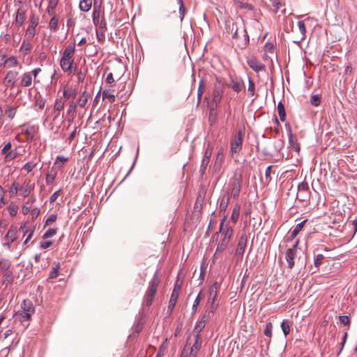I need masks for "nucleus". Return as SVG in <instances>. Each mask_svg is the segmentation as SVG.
Listing matches in <instances>:
<instances>
[{"label":"nucleus","instance_id":"obj_1","mask_svg":"<svg viewBox=\"0 0 357 357\" xmlns=\"http://www.w3.org/2000/svg\"><path fill=\"white\" fill-rule=\"evenodd\" d=\"M216 234L218 238L220 237L218 245H227L229 243L233 235V229L227 222V217L225 216L221 220L219 232Z\"/></svg>","mask_w":357,"mask_h":357},{"label":"nucleus","instance_id":"obj_2","mask_svg":"<svg viewBox=\"0 0 357 357\" xmlns=\"http://www.w3.org/2000/svg\"><path fill=\"white\" fill-rule=\"evenodd\" d=\"M160 282V278L155 274L149 282V287L144 296V304L146 306L149 307L152 305Z\"/></svg>","mask_w":357,"mask_h":357},{"label":"nucleus","instance_id":"obj_3","mask_svg":"<svg viewBox=\"0 0 357 357\" xmlns=\"http://www.w3.org/2000/svg\"><path fill=\"white\" fill-rule=\"evenodd\" d=\"M229 185L231 188V197L234 199L238 198L242 186V174L240 170L237 169L234 172Z\"/></svg>","mask_w":357,"mask_h":357},{"label":"nucleus","instance_id":"obj_4","mask_svg":"<svg viewBox=\"0 0 357 357\" xmlns=\"http://www.w3.org/2000/svg\"><path fill=\"white\" fill-rule=\"evenodd\" d=\"M231 30H235L234 33L232 34V38L234 40L233 43L236 44L241 49H245L249 43V36L246 33L245 30H243L244 38L241 41L238 40V29L236 24H232Z\"/></svg>","mask_w":357,"mask_h":357},{"label":"nucleus","instance_id":"obj_5","mask_svg":"<svg viewBox=\"0 0 357 357\" xmlns=\"http://www.w3.org/2000/svg\"><path fill=\"white\" fill-rule=\"evenodd\" d=\"M243 139V133L241 130H239L238 134L231 139L230 142V151L232 155L240 152L242 149Z\"/></svg>","mask_w":357,"mask_h":357},{"label":"nucleus","instance_id":"obj_6","mask_svg":"<svg viewBox=\"0 0 357 357\" xmlns=\"http://www.w3.org/2000/svg\"><path fill=\"white\" fill-rule=\"evenodd\" d=\"M35 184L30 179L24 181L21 185H19V195L26 198L31 196L34 190Z\"/></svg>","mask_w":357,"mask_h":357},{"label":"nucleus","instance_id":"obj_7","mask_svg":"<svg viewBox=\"0 0 357 357\" xmlns=\"http://www.w3.org/2000/svg\"><path fill=\"white\" fill-rule=\"evenodd\" d=\"M1 153L4 155L3 162L5 163L11 162L18 155L16 149H12V144L10 142H8L5 144V146L1 149Z\"/></svg>","mask_w":357,"mask_h":357},{"label":"nucleus","instance_id":"obj_8","mask_svg":"<svg viewBox=\"0 0 357 357\" xmlns=\"http://www.w3.org/2000/svg\"><path fill=\"white\" fill-rule=\"evenodd\" d=\"M310 197L309 185L307 182H302L298 186L296 198L303 202H308Z\"/></svg>","mask_w":357,"mask_h":357},{"label":"nucleus","instance_id":"obj_9","mask_svg":"<svg viewBox=\"0 0 357 357\" xmlns=\"http://www.w3.org/2000/svg\"><path fill=\"white\" fill-rule=\"evenodd\" d=\"M74 59H68L61 58L59 64L61 68L64 73L73 74L75 72L76 67H73Z\"/></svg>","mask_w":357,"mask_h":357},{"label":"nucleus","instance_id":"obj_10","mask_svg":"<svg viewBox=\"0 0 357 357\" xmlns=\"http://www.w3.org/2000/svg\"><path fill=\"white\" fill-rule=\"evenodd\" d=\"M298 247H292L291 248L287 249L285 255V259L288 263V267L291 269L294 266V259L297 257L298 254Z\"/></svg>","mask_w":357,"mask_h":357},{"label":"nucleus","instance_id":"obj_11","mask_svg":"<svg viewBox=\"0 0 357 357\" xmlns=\"http://www.w3.org/2000/svg\"><path fill=\"white\" fill-rule=\"evenodd\" d=\"M36 201V197L35 195L32 194L30 197L24 202L22 206L21 211L24 215H26L29 213L30 211L34 208L33 204Z\"/></svg>","mask_w":357,"mask_h":357},{"label":"nucleus","instance_id":"obj_12","mask_svg":"<svg viewBox=\"0 0 357 357\" xmlns=\"http://www.w3.org/2000/svg\"><path fill=\"white\" fill-rule=\"evenodd\" d=\"M202 343V337L200 335H195V340L193 345L190 348V357H197L199 351L201 349Z\"/></svg>","mask_w":357,"mask_h":357},{"label":"nucleus","instance_id":"obj_13","mask_svg":"<svg viewBox=\"0 0 357 357\" xmlns=\"http://www.w3.org/2000/svg\"><path fill=\"white\" fill-rule=\"evenodd\" d=\"M229 86L236 93H239L245 88V84L243 79L238 78H231Z\"/></svg>","mask_w":357,"mask_h":357},{"label":"nucleus","instance_id":"obj_14","mask_svg":"<svg viewBox=\"0 0 357 357\" xmlns=\"http://www.w3.org/2000/svg\"><path fill=\"white\" fill-rule=\"evenodd\" d=\"M18 76V72L15 70H10L7 73L4 81L7 86L13 87L15 86L17 77Z\"/></svg>","mask_w":357,"mask_h":357},{"label":"nucleus","instance_id":"obj_15","mask_svg":"<svg viewBox=\"0 0 357 357\" xmlns=\"http://www.w3.org/2000/svg\"><path fill=\"white\" fill-rule=\"evenodd\" d=\"M26 20V10L22 8H19L16 11L15 24L17 27L21 26Z\"/></svg>","mask_w":357,"mask_h":357},{"label":"nucleus","instance_id":"obj_16","mask_svg":"<svg viewBox=\"0 0 357 357\" xmlns=\"http://www.w3.org/2000/svg\"><path fill=\"white\" fill-rule=\"evenodd\" d=\"M307 222V220H304L301 222L297 224L295 228L289 232L287 236V240H293L303 229L305 224Z\"/></svg>","mask_w":357,"mask_h":357},{"label":"nucleus","instance_id":"obj_17","mask_svg":"<svg viewBox=\"0 0 357 357\" xmlns=\"http://www.w3.org/2000/svg\"><path fill=\"white\" fill-rule=\"evenodd\" d=\"M223 94V90L215 87L213 89L212 94V105H214L215 107L220 103Z\"/></svg>","mask_w":357,"mask_h":357},{"label":"nucleus","instance_id":"obj_18","mask_svg":"<svg viewBox=\"0 0 357 357\" xmlns=\"http://www.w3.org/2000/svg\"><path fill=\"white\" fill-rule=\"evenodd\" d=\"M20 308L23 312H28L32 315L35 313V307L32 301L29 299H24L21 303Z\"/></svg>","mask_w":357,"mask_h":357},{"label":"nucleus","instance_id":"obj_19","mask_svg":"<svg viewBox=\"0 0 357 357\" xmlns=\"http://www.w3.org/2000/svg\"><path fill=\"white\" fill-rule=\"evenodd\" d=\"M36 132V128L34 126H24L22 129V134L26 135L27 139L32 140Z\"/></svg>","mask_w":357,"mask_h":357},{"label":"nucleus","instance_id":"obj_20","mask_svg":"<svg viewBox=\"0 0 357 357\" xmlns=\"http://www.w3.org/2000/svg\"><path fill=\"white\" fill-rule=\"evenodd\" d=\"M1 284L7 287L8 285L11 284L14 280V275L13 271H6L1 273Z\"/></svg>","mask_w":357,"mask_h":357},{"label":"nucleus","instance_id":"obj_21","mask_svg":"<svg viewBox=\"0 0 357 357\" xmlns=\"http://www.w3.org/2000/svg\"><path fill=\"white\" fill-rule=\"evenodd\" d=\"M248 65L255 72H259L264 70V66L258 61L255 58H250L248 59Z\"/></svg>","mask_w":357,"mask_h":357},{"label":"nucleus","instance_id":"obj_22","mask_svg":"<svg viewBox=\"0 0 357 357\" xmlns=\"http://www.w3.org/2000/svg\"><path fill=\"white\" fill-rule=\"evenodd\" d=\"M33 77L29 72L24 73L21 77L20 86L22 87H29L33 82Z\"/></svg>","mask_w":357,"mask_h":357},{"label":"nucleus","instance_id":"obj_23","mask_svg":"<svg viewBox=\"0 0 357 357\" xmlns=\"http://www.w3.org/2000/svg\"><path fill=\"white\" fill-rule=\"evenodd\" d=\"M15 316L24 325V323L29 322L31 320L32 314L20 310L16 312Z\"/></svg>","mask_w":357,"mask_h":357},{"label":"nucleus","instance_id":"obj_24","mask_svg":"<svg viewBox=\"0 0 357 357\" xmlns=\"http://www.w3.org/2000/svg\"><path fill=\"white\" fill-rule=\"evenodd\" d=\"M93 22L98 23V21L102 20V11L100 9V6L96 4V2L94 3L93 13H92Z\"/></svg>","mask_w":357,"mask_h":357},{"label":"nucleus","instance_id":"obj_25","mask_svg":"<svg viewBox=\"0 0 357 357\" xmlns=\"http://www.w3.org/2000/svg\"><path fill=\"white\" fill-rule=\"evenodd\" d=\"M75 51V47L74 45H68L63 52V55L61 56L62 59H74V54Z\"/></svg>","mask_w":357,"mask_h":357},{"label":"nucleus","instance_id":"obj_26","mask_svg":"<svg viewBox=\"0 0 357 357\" xmlns=\"http://www.w3.org/2000/svg\"><path fill=\"white\" fill-rule=\"evenodd\" d=\"M218 307V305H215L214 303H211V307L209 310H206L202 317V319L206 320V321H208L209 319H211L214 313Z\"/></svg>","mask_w":357,"mask_h":357},{"label":"nucleus","instance_id":"obj_27","mask_svg":"<svg viewBox=\"0 0 357 357\" xmlns=\"http://www.w3.org/2000/svg\"><path fill=\"white\" fill-rule=\"evenodd\" d=\"M59 0H48V6L47 13L50 16L56 15V8L58 4Z\"/></svg>","mask_w":357,"mask_h":357},{"label":"nucleus","instance_id":"obj_28","mask_svg":"<svg viewBox=\"0 0 357 357\" xmlns=\"http://www.w3.org/2000/svg\"><path fill=\"white\" fill-rule=\"evenodd\" d=\"M17 238V231L15 229H9L6 236V243L4 245H9Z\"/></svg>","mask_w":357,"mask_h":357},{"label":"nucleus","instance_id":"obj_29","mask_svg":"<svg viewBox=\"0 0 357 357\" xmlns=\"http://www.w3.org/2000/svg\"><path fill=\"white\" fill-rule=\"evenodd\" d=\"M240 211H241V205L239 204H236L232 210L231 215V220L233 222L234 225H236V223L238 221V219L239 218L240 215Z\"/></svg>","mask_w":357,"mask_h":357},{"label":"nucleus","instance_id":"obj_30","mask_svg":"<svg viewBox=\"0 0 357 357\" xmlns=\"http://www.w3.org/2000/svg\"><path fill=\"white\" fill-rule=\"evenodd\" d=\"M11 267V262L8 259H0V271L2 273L6 271H10Z\"/></svg>","mask_w":357,"mask_h":357},{"label":"nucleus","instance_id":"obj_31","mask_svg":"<svg viewBox=\"0 0 357 357\" xmlns=\"http://www.w3.org/2000/svg\"><path fill=\"white\" fill-rule=\"evenodd\" d=\"M223 158L224 155L222 151H218V153L216 155L215 160L213 165V167L215 170H219L220 169Z\"/></svg>","mask_w":357,"mask_h":357},{"label":"nucleus","instance_id":"obj_32","mask_svg":"<svg viewBox=\"0 0 357 357\" xmlns=\"http://www.w3.org/2000/svg\"><path fill=\"white\" fill-rule=\"evenodd\" d=\"M91 0H81L79 4V9L83 12H88L91 8Z\"/></svg>","mask_w":357,"mask_h":357},{"label":"nucleus","instance_id":"obj_33","mask_svg":"<svg viewBox=\"0 0 357 357\" xmlns=\"http://www.w3.org/2000/svg\"><path fill=\"white\" fill-rule=\"evenodd\" d=\"M178 296H179V294H176V291L172 292L171 297H170V299L169 301V305H168V310L169 311H172L173 309L174 308V307L176 304Z\"/></svg>","mask_w":357,"mask_h":357},{"label":"nucleus","instance_id":"obj_34","mask_svg":"<svg viewBox=\"0 0 357 357\" xmlns=\"http://www.w3.org/2000/svg\"><path fill=\"white\" fill-rule=\"evenodd\" d=\"M229 202V197L224 195L220 199L219 209L220 212H225L227 210Z\"/></svg>","mask_w":357,"mask_h":357},{"label":"nucleus","instance_id":"obj_35","mask_svg":"<svg viewBox=\"0 0 357 357\" xmlns=\"http://www.w3.org/2000/svg\"><path fill=\"white\" fill-rule=\"evenodd\" d=\"M56 175H57V172L55 170H54V169L50 170L46 174V177H45V181H46L47 185L52 184L55 181Z\"/></svg>","mask_w":357,"mask_h":357},{"label":"nucleus","instance_id":"obj_36","mask_svg":"<svg viewBox=\"0 0 357 357\" xmlns=\"http://www.w3.org/2000/svg\"><path fill=\"white\" fill-rule=\"evenodd\" d=\"M206 322L207 321L202 318L197 321L194 328V331L196 333V335H200L199 333L204 328Z\"/></svg>","mask_w":357,"mask_h":357},{"label":"nucleus","instance_id":"obj_37","mask_svg":"<svg viewBox=\"0 0 357 357\" xmlns=\"http://www.w3.org/2000/svg\"><path fill=\"white\" fill-rule=\"evenodd\" d=\"M218 283L215 282L209 289V301L215 303V300L217 296Z\"/></svg>","mask_w":357,"mask_h":357},{"label":"nucleus","instance_id":"obj_38","mask_svg":"<svg viewBox=\"0 0 357 357\" xmlns=\"http://www.w3.org/2000/svg\"><path fill=\"white\" fill-rule=\"evenodd\" d=\"M278 112L281 121L284 122L286 119V112L285 108L282 102H280L278 105Z\"/></svg>","mask_w":357,"mask_h":357},{"label":"nucleus","instance_id":"obj_39","mask_svg":"<svg viewBox=\"0 0 357 357\" xmlns=\"http://www.w3.org/2000/svg\"><path fill=\"white\" fill-rule=\"evenodd\" d=\"M271 10L277 13L283 5L280 0H271Z\"/></svg>","mask_w":357,"mask_h":357},{"label":"nucleus","instance_id":"obj_40","mask_svg":"<svg viewBox=\"0 0 357 357\" xmlns=\"http://www.w3.org/2000/svg\"><path fill=\"white\" fill-rule=\"evenodd\" d=\"M18 61L16 57L10 56L5 59L4 67L12 68L17 66Z\"/></svg>","mask_w":357,"mask_h":357},{"label":"nucleus","instance_id":"obj_41","mask_svg":"<svg viewBox=\"0 0 357 357\" xmlns=\"http://www.w3.org/2000/svg\"><path fill=\"white\" fill-rule=\"evenodd\" d=\"M10 197L16 196L19 194V183L17 182H13L8 190Z\"/></svg>","mask_w":357,"mask_h":357},{"label":"nucleus","instance_id":"obj_42","mask_svg":"<svg viewBox=\"0 0 357 357\" xmlns=\"http://www.w3.org/2000/svg\"><path fill=\"white\" fill-rule=\"evenodd\" d=\"M89 97H90L89 94L87 92L84 91L82 93V94L81 95V96L79 97V106L82 108L84 107L88 102Z\"/></svg>","mask_w":357,"mask_h":357},{"label":"nucleus","instance_id":"obj_43","mask_svg":"<svg viewBox=\"0 0 357 357\" xmlns=\"http://www.w3.org/2000/svg\"><path fill=\"white\" fill-rule=\"evenodd\" d=\"M205 91V84L203 79H201L199 83V88L197 90V99H198V103L200 102L202 96Z\"/></svg>","mask_w":357,"mask_h":357},{"label":"nucleus","instance_id":"obj_44","mask_svg":"<svg viewBox=\"0 0 357 357\" xmlns=\"http://www.w3.org/2000/svg\"><path fill=\"white\" fill-rule=\"evenodd\" d=\"M64 102L56 100L54 106V112L56 113L55 117H58L60 112L63 109Z\"/></svg>","mask_w":357,"mask_h":357},{"label":"nucleus","instance_id":"obj_45","mask_svg":"<svg viewBox=\"0 0 357 357\" xmlns=\"http://www.w3.org/2000/svg\"><path fill=\"white\" fill-rule=\"evenodd\" d=\"M52 18L50 20V22L49 23V28L50 30H52L54 31H56L58 29V22L59 20L56 18V15L51 16Z\"/></svg>","mask_w":357,"mask_h":357},{"label":"nucleus","instance_id":"obj_46","mask_svg":"<svg viewBox=\"0 0 357 357\" xmlns=\"http://www.w3.org/2000/svg\"><path fill=\"white\" fill-rule=\"evenodd\" d=\"M67 160H68V158L64 157L63 155H59L56 158V160L54 162V165L57 166L58 168H60L65 164V162Z\"/></svg>","mask_w":357,"mask_h":357},{"label":"nucleus","instance_id":"obj_47","mask_svg":"<svg viewBox=\"0 0 357 357\" xmlns=\"http://www.w3.org/2000/svg\"><path fill=\"white\" fill-rule=\"evenodd\" d=\"M102 98L107 100L109 102L112 103L115 101V96L109 92L108 91H104L102 92Z\"/></svg>","mask_w":357,"mask_h":357},{"label":"nucleus","instance_id":"obj_48","mask_svg":"<svg viewBox=\"0 0 357 357\" xmlns=\"http://www.w3.org/2000/svg\"><path fill=\"white\" fill-rule=\"evenodd\" d=\"M177 2L179 5V14H180V19L181 21H182L184 18V16L185 15V8L184 6L183 0H177Z\"/></svg>","mask_w":357,"mask_h":357},{"label":"nucleus","instance_id":"obj_49","mask_svg":"<svg viewBox=\"0 0 357 357\" xmlns=\"http://www.w3.org/2000/svg\"><path fill=\"white\" fill-rule=\"evenodd\" d=\"M298 26L299 31L301 34V39L303 40L305 38V33H306L305 24L304 23V21H298Z\"/></svg>","mask_w":357,"mask_h":357},{"label":"nucleus","instance_id":"obj_50","mask_svg":"<svg viewBox=\"0 0 357 357\" xmlns=\"http://www.w3.org/2000/svg\"><path fill=\"white\" fill-rule=\"evenodd\" d=\"M201 294H202V291L199 292V294L197 295V296L196 297V298L194 301V303H193V305L192 307V314L196 313V312L197 310V307L199 305L201 300H202Z\"/></svg>","mask_w":357,"mask_h":357},{"label":"nucleus","instance_id":"obj_51","mask_svg":"<svg viewBox=\"0 0 357 357\" xmlns=\"http://www.w3.org/2000/svg\"><path fill=\"white\" fill-rule=\"evenodd\" d=\"M209 161H210V160L202 158L200 168H199V173L202 176L205 174V171H206V167L209 163Z\"/></svg>","mask_w":357,"mask_h":357},{"label":"nucleus","instance_id":"obj_52","mask_svg":"<svg viewBox=\"0 0 357 357\" xmlns=\"http://www.w3.org/2000/svg\"><path fill=\"white\" fill-rule=\"evenodd\" d=\"M281 328L283 331V333L285 335H287L290 332V324L287 320H283L281 324Z\"/></svg>","mask_w":357,"mask_h":357},{"label":"nucleus","instance_id":"obj_53","mask_svg":"<svg viewBox=\"0 0 357 357\" xmlns=\"http://www.w3.org/2000/svg\"><path fill=\"white\" fill-rule=\"evenodd\" d=\"M60 268V266L58 264L55 267L52 268L51 270L50 275H49V279H54L57 278L59 275V270Z\"/></svg>","mask_w":357,"mask_h":357},{"label":"nucleus","instance_id":"obj_54","mask_svg":"<svg viewBox=\"0 0 357 357\" xmlns=\"http://www.w3.org/2000/svg\"><path fill=\"white\" fill-rule=\"evenodd\" d=\"M16 114V108L13 107H8L5 110V114L10 118V119H13Z\"/></svg>","mask_w":357,"mask_h":357},{"label":"nucleus","instance_id":"obj_55","mask_svg":"<svg viewBox=\"0 0 357 357\" xmlns=\"http://www.w3.org/2000/svg\"><path fill=\"white\" fill-rule=\"evenodd\" d=\"M36 165L37 163L28 162L24 165L23 169H24L27 173H29L36 167Z\"/></svg>","mask_w":357,"mask_h":357},{"label":"nucleus","instance_id":"obj_56","mask_svg":"<svg viewBox=\"0 0 357 357\" xmlns=\"http://www.w3.org/2000/svg\"><path fill=\"white\" fill-rule=\"evenodd\" d=\"M248 91L251 96H253L255 95V82L250 78L248 79Z\"/></svg>","mask_w":357,"mask_h":357},{"label":"nucleus","instance_id":"obj_57","mask_svg":"<svg viewBox=\"0 0 357 357\" xmlns=\"http://www.w3.org/2000/svg\"><path fill=\"white\" fill-rule=\"evenodd\" d=\"M310 103L315 107L319 106L321 103L320 96L319 95H312L310 98Z\"/></svg>","mask_w":357,"mask_h":357},{"label":"nucleus","instance_id":"obj_58","mask_svg":"<svg viewBox=\"0 0 357 357\" xmlns=\"http://www.w3.org/2000/svg\"><path fill=\"white\" fill-rule=\"evenodd\" d=\"M36 28L28 26L26 31V36L28 39H32L36 35Z\"/></svg>","mask_w":357,"mask_h":357},{"label":"nucleus","instance_id":"obj_59","mask_svg":"<svg viewBox=\"0 0 357 357\" xmlns=\"http://www.w3.org/2000/svg\"><path fill=\"white\" fill-rule=\"evenodd\" d=\"M94 25L98 27V30L105 31L107 29V23L104 18L98 21V23H95Z\"/></svg>","mask_w":357,"mask_h":357},{"label":"nucleus","instance_id":"obj_60","mask_svg":"<svg viewBox=\"0 0 357 357\" xmlns=\"http://www.w3.org/2000/svg\"><path fill=\"white\" fill-rule=\"evenodd\" d=\"M31 46L29 43H26L25 41H23L20 50L24 52V54H26L31 51Z\"/></svg>","mask_w":357,"mask_h":357},{"label":"nucleus","instance_id":"obj_61","mask_svg":"<svg viewBox=\"0 0 357 357\" xmlns=\"http://www.w3.org/2000/svg\"><path fill=\"white\" fill-rule=\"evenodd\" d=\"M212 153H213V147L210 144H208L207 146L206 149H205L203 158L210 160Z\"/></svg>","mask_w":357,"mask_h":357},{"label":"nucleus","instance_id":"obj_62","mask_svg":"<svg viewBox=\"0 0 357 357\" xmlns=\"http://www.w3.org/2000/svg\"><path fill=\"white\" fill-rule=\"evenodd\" d=\"M56 234V228H50L44 234L43 238H50V237L54 236Z\"/></svg>","mask_w":357,"mask_h":357},{"label":"nucleus","instance_id":"obj_63","mask_svg":"<svg viewBox=\"0 0 357 357\" xmlns=\"http://www.w3.org/2000/svg\"><path fill=\"white\" fill-rule=\"evenodd\" d=\"M264 50L266 53L273 54L274 45L271 43H266L264 45Z\"/></svg>","mask_w":357,"mask_h":357},{"label":"nucleus","instance_id":"obj_64","mask_svg":"<svg viewBox=\"0 0 357 357\" xmlns=\"http://www.w3.org/2000/svg\"><path fill=\"white\" fill-rule=\"evenodd\" d=\"M340 322L344 326H349L350 319L348 316L342 315L339 317Z\"/></svg>","mask_w":357,"mask_h":357}]
</instances>
